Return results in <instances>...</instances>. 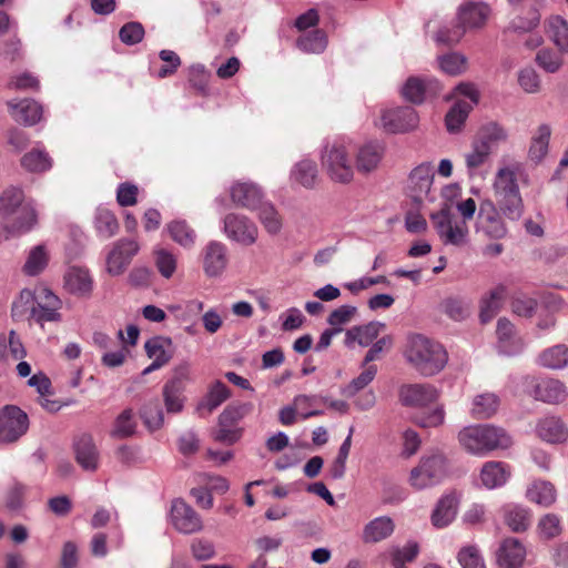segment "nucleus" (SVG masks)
Instances as JSON below:
<instances>
[{
  "mask_svg": "<svg viewBox=\"0 0 568 568\" xmlns=\"http://www.w3.org/2000/svg\"><path fill=\"white\" fill-rule=\"evenodd\" d=\"M511 475V468L508 464L499 460H489L484 463L479 471V481L486 489H496L503 487Z\"/></svg>",
  "mask_w": 568,
  "mask_h": 568,
  "instance_id": "6ab92c4d",
  "label": "nucleus"
},
{
  "mask_svg": "<svg viewBox=\"0 0 568 568\" xmlns=\"http://www.w3.org/2000/svg\"><path fill=\"white\" fill-rule=\"evenodd\" d=\"M322 165L328 176L339 183H348L354 175L349 149L343 142L327 144L322 153Z\"/></svg>",
  "mask_w": 568,
  "mask_h": 568,
  "instance_id": "39448f33",
  "label": "nucleus"
},
{
  "mask_svg": "<svg viewBox=\"0 0 568 568\" xmlns=\"http://www.w3.org/2000/svg\"><path fill=\"white\" fill-rule=\"evenodd\" d=\"M549 34L561 53H568V21L560 16H554L548 21Z\"/></svg>",
  "mask_w": 568,
  "mask_h": 568,
  "instance_id": "8fccbe9b",
  "label": "nucleus"
},
{
  "mask_svg": "<svg viewBox=\"0 0 568 568\" xmlns=\"http://www.w3.org/2000/svg\"><path fill=\"white\" fill-rule=\"evenodd\" d=\"M202 266L207 277L223 274L229 264V251L224 243L210 241L202 250Z\"/></svg>",
  "mask_w": 568,
  "mask_h": 568,
  "instance_id": "ddd939ff",
  "label": "nucleus"
},
{
  "mask_svg": "<svg viewBox=\"0 0 568 568\" xmlns=\"http://www.w3.org/2000/svg\"><path fill=\"white\" fill-rule=\"evenodd\" d=\"M491 153L483 145L471 142L470 150L465 154V163L469 176H474L478 169L485 165L490 158Z\"/></svg>",
  "mask_w": 568,
  "mask_h": 568,
  "instance_id": "6e6d98bb",
  "label": "nucleus"
},
{
  "mask_svg": "<svg viewBox=\"0 0 568 568\" xmlns=\"http://www.w3.org/2000/svg\"><path fill=\"white\" fill-rule=\"evenodd\" d=\"M255 211L258 212V220L270 235H277L282 231V216L272 203L262 201Z\"/></svg>",
  "mask_w": 568,
  "mask_h": 568,
  "instance_id": "79ce46f5",
  "label": "nucleus"
},
{
  "mask_svg": "<svg viewBox=\"0 0 568 568\" xmlns=\"http://www.w3.org/2000/svg\"><path fill=\"white\" fill-rule=\"evenodd\" d=\"M44 302H37L36 307L32 308L31 318L43 326L47 322H60L62 316L59 312L61 308L60 298L51 291L44 290Z\"/></svg>",
  "mask_w": 568,
  "mask_h": 568,
  "instance_id": "5701e85b",
  "label": "nucleus"
},
{
  "mask_svg": "<svg viewBox=\"0 0 568 568\" xmlns=\"http://www.w3.org/2000/svg\"><path fill=\"white\" fill-rule=\"evenodd\" d=\"M94 227L98 235L104 240L112 237L119 230L115 215L105 207H98L94 216Z\"/></svg>",
  "mask_w": 568,
  "mask_h": 568,
  "instance_id": "de8ad7c7",
  "label": "nucleus"
},
{
  "mask_svg": "<svg viewBox=\"0 0 568 568\" xmlns=\"http://www.w3.org/2000/svg\"><path fill=\"white\" fill-rule=\"evenodd\" d=\"M384 145L379 142H367L358 148L356 153V169L361 173L376 170L384 156Z\"/></svg>",
  "mask_w": 568,
  "mask_h": 568,
  "instance_id": "393cba45",
  "label": "nucleus"
},
{
  "mask_svg": "<svg viewBox=\"0 0 568 568\" xmlns=\"http://www.w3.org/2000/svg\"><path fill=\"white\" fill-rule=\"evenodd\" d=\"M539 22L540 14L538 10L534 8L528 10L525 16L514 18L508 26V30L514 32H530Z\"/></svg>",
  "mask_w": 568,
  "mask_h": 568,
  "instance_id": "e2e57ef3",
  "label": "nucleus"
},
{
  "mask_svg": "<svg viewBox=\"0 0 568 568\" xmlns=\"http://www.w3.org/2000/svg\"><path fill=\"white\" fill-rule=\"evenodd\" d=\"M14 217L12 229L28 232L37 222V214L30 202H24L22 190L10 186L0 195V219Z\"/></svg>",
  "mask_w": 568,
  "mask_h": 568,
  "instance_id": "20e7f679",
  "label": "nucleus"
},
{
  "mask_svg": "<svg viewBox=\"0 0 568 568\" xmlns=\"http://www.w3.org/2000/svg\"><path fill=\"white\" fill-rule=\"evenodd\" d=\"M434 227L445 245L463 247L468 243L469 230L465 221L457 220L445 205L438 212L430 214Z\"/></svg>",
  "mask_w": 568,
  "mask_h": 568,
  "instance_id": "423d86ee",
  "label": "nucleus"
},
{
  "mask_svg": "<svg viewBox=\"0 0 568 568\" xmlns=\"http://www.w3.org/2000/svg\"><path fill=\"white\" fill-rule=\"evenodd\" d=\"M140 417L151 432L159 429L164 422L163 410L156 400L145 404L140 410Z\"/></svg>",
  "mask_w": 568,
  "mask_h": 568,
  "instance_id": "bf43d9fd",
  "label": "nucleus"
},
{
  "mask_svg": "<svg viewBox=\"0 0 568 568\" xmlns=\"http://www.w3.org/2000/svg\"><path fill=\"white\" fill-rule=\"evenodd\" d=\"M139 251L140 245L135 240H118L106 255V272L112 276L123 274Z\"/></svg>",
  "mask_w": 568,
  "mask_h": 568,
  "instance_id": "1a4fd4ad",
  "label": "nucleus"
},
{
  "mask_svg": "<svg viewBox=\"0 0 568 568\" xmlns=\"http://www.w3.org/2000/svg\"><path fill=\"white\" fill-rule=\"evenodd\" d=\"M419 552L418 544L408 541L403 547H392L388 550L394 568H406L405 564L413 561Z\"/></svg>",
  "mask_w": 568,
  "mask_h": 568,
  "instance_id": "864d4df0",
  "label": "nucleus"
},
{
  "mask_svg": "<svg viewBox=\"0 0 568 568\" xmlns=\"http://www.w3.org/2000/svg\"><path fill=\"white\" fill-rule=\"evenodd\" d=\"M499 213L510 220L518 221L524 214V202L519 193L501 195L496 197V204Z\"/></svg>",
  "mask_w": 568,
  "mask_h": 568,
  "instance_id": "a18cd8bd",
  "label": "nucleus"
},
{
  "mask_svg": "<svg viewBox=\"0 0 568 568\" xmlns=\"http://www.w3.org/2000/svg\"><path fill=\"white\" fill-rule=\"evenodd\" d=\"M497 347L499 353L516 355L524 348V342L518 336L515 326L507 318H499L497 322Z\"/></svg>",
  "mask_w": 568,
  "mask_h": 568,
  "instance_id": "aec40b11",
  "label": "nucleus"
},
{
  "mask_svg": "<svg viewBox=\"0 0 568 568\" xmlns=\"http://www.w3.org/2000/svg\"><path fill=\"white\" fill-rule=\"evenodd\" d=\"M171 239L179 245L191 248L195 244V231L183 220H176L166 225Z\"/></svg>",
  "mask_w": 568,
  "mask_h": 568,
  "instance_id": "49530a36",
  "label": "nucleus"
},
{
  "mask_svg": "<svg viewBox=\"0 0 568 568\" xmlns=\"http://www.w3.org/2000/svg\"><path fill=\"white\" fill-rule=\"evenodd\" d=\"M395 530V523L388 516H379L369 520L363 528L364 544H377L389 538Z\"/></svg>",
  "mask_w": 568,
  "mask_h": 568,
  "instance_id": "a878e982",
  "label": "nucleus"
},
{
  "mask_svg": "<svg viewBox=\"0 0 568 568\" xmlns=\"http://www.w3.org/2000/svg\"><path fill=\"white\" fill-rule=\"evenodd\" d=\"M438 90V82L434 79L410 77L402 88L403 97L412 103H422L427 94H434Z\"/></svg>",
  "mask_w": 568,
  "mask_h": 568,
  "instance_id": "b1692460",
  "label": "nucleus"
},
{
  "mask_svg": "<svg viewBox=\"0 0 568 568\" xmlns=\"http://www.w3.org/2000/svg\"><path fill=\"white\" fill-rule=\"evenodd\" d=\"M225 236L243 246L253 245L258 237L257 225L247 216L239 213H229L223 220Z\"/></svg>",
  "mask_w": 568,
  "mask_h": 568,
  "instance_id": "6e6552de",
  "label": "nucleus"
},
{
  "mask_svg": "<svg viewBox=\"0 0 568 568\" xmlns=\"http://www.w3.org/2000/svg\"><path fill=\"white\" fill-rule=\"evenodd\" d=\"M232 202L241 207L255 211L263 201V191L253 182H236L231 186Z\"/></svg>",
  "mask_w": 568,
  "mask_h": 568,
  "instance_id": "a211bd4d",
  "label": "nucleus"
},
{
  "mask_svg": "<svg viewBox=\"0 0 568 568\" xmlns=\"http://www.w3.org/2000/svg\"><path fill=\"white\" fill-rule=\"evenodd\" d=\"M230 397V389L225 384L217 381L215 382L207 395L205 396L202 406L206 407L210 412L217 408L222 403H224Z\"/></svg>",
  "mask_w": 568,
  "mask_h": 568,
  "instance_id": "338daca9",
  "label": "nucleus"
},
{
  "mask_svg": "<svg viewBox=\"0 0 568 568\" xmlns=\"http://www.w3.org/2000/svg\"><path fill=\"white\" fill-rule=\"evenodd\" d=\"M171 523L182 534H194L203 528L200 515L183 499H175L171 506Z\"/></svg>",
  "mask_w": 568,
  "mask_h": 568,
  "instance_id": "4468645a",
  "label": "nucleus"
},
{
  "mask_svg": "<svg viewBox=\"0 0 568 568\" xmlns=\"http://www.w3.org/2000/svg\"><path fill=\"white\" fill-rule=\"evenodd\" d=\"M434 181V168L430 162H423L414 168L408 176L407 186L415 199L428 195Z\"/></svg>",
  "mask_w": 568,
  "mask_h": 568,
  "instance_id": "4be33fe9",
  "label": "nucleus"
},
{
  "mask_svg": "<svg viewBox=\"0 0 568 568\" xmlns=\"http://www.w3.org/2000/svg\"><path fill=\"white\" fill-rule=\"evenodd\" d=\"M550 136L551 126L547 123L539 124L532 131L528 150V155L531 161L539 163L544 160L548 153Z\"/></svg>",
  "mask_w": 568,
  "mask_h": 568,
  "instance_id": "c9c22d12",
  "label": "nucleus"
},
{
  "mask_svg": "<svg viewBox=\"0 0 568 568\" xmlns=\"http://www.w3.org/2000/svg\"><path fill=\"white\" fill-rule=\"evenodd\" d=\"M315 398L316 396L314 395L295 396L293 405H287L280 409V422L285 426L293 425L296 422L297 409H303L306 404H311Z\"/></svg>",
  "mask_w": 568,
  "mask_h": 568,
  "instance_id": "4d7b16f0",
  "label": "nucleus"
},
{
  "mask_svg": "<svg viewBox=\"0 0 568 568\" xmlns=\"http://www.w3.org/2000/svg\"><path fill=\"white\" fill-rule=\"evenodd\" d=\"M504 523L514 532L526 531L531 524L530 510L518 504H506L501 508Z\"/></svg>",
  "mask_w": 568,
  "mask_h": 568,
  "instance_id": "c756f323",
  "label": "nucleus"
},
{
  "mask_svg": "<svg viewBox=\"0 0 568 568\" xmlns=\"http://www.w3.org/2000/svg\"><path fill=\"white\" fill-rule=\"evenodd\" d=\"M298 48L307 53H321L327 45L326 34L322 30H313L298 38Z\"/></svg>",
  "mask_w": 568,
  "mask_h": 568,
  "instance_id": "5fc2aeb1",
  "label": "nucleus"
},
{
  "mask_svg": "<svg viewBox=\"0 0 568 568\" xmlns=\"http://www.w3.org/2000/svg\"><path fill=\"white\" fill-rule=\"evenodd\" d=\"M398 396L404 406L424 408L437 402L439 393L430 384H406L399 388Z\"/></svg>",
  "mask_w": 568,
  "mask_h": 568,
  "instance_id": "2eb2a0df",
  "label": "nucleus"
},
{
  "mask_svg": "<svg viewBox=\"0 0 568 568\" xmlns=\"http://www.w3.org/2000/svg\"><path fill=\"white\" fill-rule=\"evenodd\" d=\"M154 262L159 273L164 278H171L176 271L178 260L175 255L163 247L154 250Z\"/></svg>",
  "mask_w": 568,
  "mask_h": 568,
  "instance_id": "13d9d810",
  "label": "nucleus"
},
{
  "mask_svg": "<svg viewBox=\"0 0 568 568\" xmlns=\"http://www.w3.org/2000/svg\"><path fill=\"white\" fill-rule=\"evenodd\" d=\"M377 373L375 365L367 366L356 378H354L344 389L343 394L347 397H353L359 390L365 388L373 382Z\"/></svg>",
  "mask_w": 568,
  "mask_h": 568,
  "instance_id": "69168bd1",
  "label": "nucleus"
},
{
  "mask_svg": "<svg viewBox=\"0 0 568 568\" xmlns=\"http://www.w3.org/2000/svg\"><path fill=\"white\" fill-rule=\"evenodd\" d=\"M499 398L494 393H483L473 398L470 414L476 419H486L496 414Z\"/></svg>",
  "mask_w": 568,
  "mask_h": 568,
  "instance_id": "ea45409f",
  "label": "nucleus"
},
{
  "mask_svg": "<svg viewBox=\"0 0 568 568\" xmlns=\"http://www.w3.org/2000/svg\"><path fill=\"white\" fill-rule=\"evenodd\" d=\"M189 369L181 366L175 371V375L163 387L164 404L168 413H180L183 408L182 393L184 382L187 379Z\"/></svg>",
  "mask_w": 568,
  "mask_h": 568,
  "instance_id": "f3484780",
  "label": "nucleus"
},
{
  "mask_svg": "<svg viewBox=\"0 0 568 568\" xmlns=\"http://www.w3.org/2000/svg\"><path fill=\"white\" fill-rule=\"evenodd\" d=\"M67 290L78 296H89L93 288V280L87 268L72 266L64 275Z\"/></svg>",
  "mask_w": 568,
  "mask_h": 568,
  "instance_id": "c85d7f7f",
  "label": "nucleus"
},
{
  "mask_svg": "<svg viewBox=\"0 0 568 568\" xmlns=\"http://www.w3.org/2000/svg\"><path fill=\"white\" fill-rule=\"evenodd\" d=\"M78 464L88 471H94L99 466V450L90 435H81L74 443Z\"/></svg>",
  "mask_w": 568,
  "mask_h": 568,
  "instance_id": "bb28decb",
  "label": "nucleus"
},
{
  "mask_svg": "<svg viewBox=\"0 0 568 568\" xmlns=\"http://www.w3.org/2000/svg\"><path fill=\"white\" fill-rule=\"evenodd\" d=\"M48 263V256L42 245H38L31 250L27 262L23 266V271L26 274L30 276L38 275L41 273Z\"/></svg>",
  "mask_w": 568,
  "mask_h": 568,
  "instance_id": "680f3d73",
  "label": "nucleus"
},
{
  "mask_svg": "<svg viewBox=\"0 0 568 568\" xmlns=\"http://www.w3.org/2000/svg\"><path fill=\"white\" fill-rule=\"evenodd\" d=\"M418 124V115L412 106H398L381 111L376 125L389 133H400L413 130Z\"/></svg>",
  "mask_w": 568,
  "mask_h": 568,
  "instance_id": "9d476101",
  "label": "nucleus"
},
{
  "mask_svg": "<svg viewBox=\"0 0 568 568\" xmlns=\"http://www.w3.org/2000/svg\"><path fill=\"white\" fill-rule=\"evenodd\" d=\"M21 165L29 172L40 173L51 169L52 160L44 150L34 149L22 156Z\"/></svg>",
  "mask_w": 568,
  "mask_h": 568,
  "instance_id": "3c124183",
  "label": "nucleus"
},
{
  "mask_svg": "<svg viewBox=\"0 0 568 568\" xmlns=\"http://www.w3.org/2000/svg\"><path fill=\"white\" fill-rule=\"evenodd\" d=\"M459 498L456 493L444 495L432 514V523L437 528L448 526L456 517Z\"/></svg>",
  "mask_w": 568,
  "mask_h": 568,
  "instance_id": "7c9ffc66",
  "label": "nucleus"
},
{
  "mask_svg": "<svg viewBox=\"0 0 568 568\" xmlns=\"http://www.w3.org/2000/svg\"><path fill=\"white\" fill-rule=\"evenodd\" d=\"M535 397L545 403L556 404L566 398L565 385L558 379H542L534 390Z\"/></svg>",
  "mask_w": 568,
  "mask_h": 568,
  "instance_id": "58836bf2",
  "label": "nucleus"
},
{
  "mask_svg": "<svg viewBox=\"0 0 568 568\" xmlns=\"http://www.w3.org/2000/svg\"><path fill=\"white\" fill-rule=\"evenodd\" d=\"M405 357L424 376H433L440 372L448 359L445 348L439 343L420 334L409 336Z\"/></svg>",
  "mask_w": 568,
  "mask_h": 568,
  "instance_id": "f03ea898",
  "label": "nucleus"
},
{
  "mask_svg": "<svg viewBox=\"0 0 568 568\" xmlns=\"http://www.w3.org/2000/svg\"><path fill=\"white\" fill-rule=\"evenodd\" d=\"M505 296V287L498 286L481 301L480 320L483 323L489 322L498 312L501 301Z\"/></svg>",
  "mask_w": 568,
  "mask_h": 568,
  "instance_id": "603ef678",
  "label": "nucleus"
},
{
  "mask_svg": "<svg viewBox=\"0 0 568 568\" xmlns=\"http://www.w3.org/2000/svg\"><path fill=\"white\" fill-rule=\"evenodd\" d=\"M440 311L455 322H462L469 317L471 305L469 301L460 296H449L440 303Z\"/></svg>",
  "mask_w": 568,
  "mask_h": 568,
  "instance_id": "37998d69",
  "label": "nucleus"
},
{
  "mask_svg": "<svg viewBox=\"0 0 568 568\" xmlns=\"http://www.w3.org/2000/svg\"><path fill=\"white\" fill-rule=\"evenodd\" d=\"M36 296L34 293L29 290L24 288L20 292L19 296L14 302L12 303L11 307V315L13 318L20 320L24 317L28 313H30V316L32 315V308L36 307Z\"/></svg>",
  "mask_w": 568,
  "mask_h": 568,
  "instance_id": "052dcab7",
  "label": "nucleus"
},
{
  "mask_svg": "<svg viewBox=\"0 0 568 568\" xmlns=\"http://www.w3.org/2000/svg\"><path fill=\"white\" fill-rule=\"evenodd\" d=\"M447 474L446 458L442 454L423 457L418 465L410 470L409 484L417 490H423L443 481Z\"/></svg>",
  "mask_w": 568,
  "mask_h": 568,
  "instance_id": "0eeeda50",
  "label": "nucleus"
},
{
  "mask_svg": "<svg viewBox=\"0 0 568 568\" xmlns=\"http://www.w3.org/2000/svg\"><path fill=\"white\" fill-rule=\"evenodd\" d=\"M529 501L542 507H550L557 498L555 486L547 480H534L526 490Z\"/></svg>",
  "mask_w": 568,
  "mask_h": 568,
  "instance_id": "e433bc0d",
  "label": "nucleus"
},
{
  "mask_svg": "<svg viewBox=\"0 0 568 568\" xmlns=\"http://www.w3.org/2000/svg\"><path fill=\"white\" fill-rule=\"evenodd\" d=\"M538 436L548 443H562L568 437L566 425L555 416L540 419L536 427Z\"/></svg>",
  "mask_w": 568,
  "mask_h": 568,
  "instance_id": "f704fd0d",
  "label": "nucleus"
},
{
  "mask_svg": "<svg viewBox=\"0 0 568 568\" xmlns=\"http://www.w3.org/2000/svg\"><path fill=\"white\" fill-rule=\"evenodd\" d=\"M29 420L17 406H6L0 412V443H13L28 429Z\"/></svg>",
  "mask_w": 568,
  "mask_h": 568,
  "instance_id": "9b49d317",
  "label": "nucleus"
},
{
  "mask_svg": "<svg viewBox=\"0 0 568 568\" xmlns=\"http://www.w3.org/2000/svg\"><path fill=\"white\" fill-rule=\"evenodd\" d=\"M527 556L525 545L509 537L501 541L496 551V561L500 568H521Z\"/></svg>",
  "mask_w": 568,
  "mask_h": 568,
  "instance_id": "dca6fc26",
  "label": "nucleus"
},
{
  "mask_svg": "<svg viewBox=\"0 0 568 568\" xmlns=\"http://www.w3.org/2000/svg\"><path fill=\"white\" fill-rule=\"evenodd\" d=\"M507 138V131L501 125L489 122L478 130L473 141L493 154L500 143L506 142Z\"/></svg>",
  "mask_w": 568,
  "mask_h": 568,
  "instance_id": "72a5a7b5",
  "label": "nucleus"
},
{
  "mask_svg": "<svg viewBox=\"0 0 568 568\" xmlns=\"http://www.w3.org/2000/svg\"><path fill=\"white\" fill-rule=\"evenodd\" d=\"M7 105L12 119L19 123L30 126L41 120L42 106L32 99L10 100Z\"/></svg>",
  "mask_w": 568,
  "mask_h": 568,
  "instance_id": "412c9836",
  "label": "nucleus"
},
{
  "mask_svg": "<svg viewBox=\"0 0 568 568\" xmlns=\"http://www.w3.org/2000/svg\"><path fill=\"white\" fill-rule=\"evenodd\" d=\"M136 426L133 409L126 408L116 416L110 434L114 438H128L135 434Z\"/></svg>",
  "mask_w": 568,
  "mask_h": 568,
  "instance_id": "09e8293b",
  "label": "nucleus"
},
{
  "mask_svg": "<svg viewBox=\"0 0 568 568\" xmlns=\"http://www.w3.org/2000/svg\"><path fill=\"white\" fill-rule=\"evenodd\" d=\"M146 355L159 365H165L172 357V342L168 337L155 336L145 342Z\"/></svg>",
  "mask_w": 568,
  "mask_h": 568,
  "instance_id": "a19ab883",
  "label": "nucleus"
},
{
  "mask_svg": "<svg viewBox=\"0 0 568 568\" xmlns=\"http://www.w3.org/2000/svg\"><path fill=\"white\" fill-rule=\"evenodd\" d=\"M518 170V164L507 165L497 170L493 184L495 197L520 192L517 182Z\"/></svg>",
  "mask_w": 568,
  "mask_h": 568,
  "instance_id": "2f4dec72",
  "label": "nucleus"
},
{
  "mask_svg": "<svg viewBox=\"0 0 568 568\" xmlns=\"http://www.w3.org/2000/svg\"><path fill=\"white\" fill-rule=\"evenodd\" d=\"M536 362L548 369H562L568 366V346L557 344L548 347L538 355Z\"/></svg>",
  "mask_w": 568,
  "mask_h": 568,
  "instance_id": "4c0bfd02",
  "label": "nucleus"
},
{
  "mask_svg": "<svg viewBox=\"0 0 568 568\" xmlns=\"http://www.w3.org/2000/svg\"><path fill=\"white\" fill-rule=\"evenodd\" d=\"M476 231L493 240H499L506 236V224L493 202L487 201L480 204L477 214Z\"/></svg>",
  "mask_w": 568,
  "mask_h": 568,
  "instance_id": "f8f14e48",
  "label": "nucleus"
},
{
  "mask_svg": "<svg viewBox=\"0 0 568 568\" xmlns=\"http://www.w3.org/2000/svg\"><path fill=\"white\" fill-rule=\"evenodd\" d=\"M292 183L305 189H313L318 181V169L315 161L303 159L296 162L290 172Z\"/></svg>",
  "mask_w": 568,
  "mask_h": 568,
  "instance_id": "473e14b6",
  "label": "nucleus"
},
{
  "mask_svg": "<svg viewBox=\"0 0 568 568\" xmlns=\"http://www.w3.org/2000/svg\"><path fill=\"white\" fill-rule=\"evenodd\" d=\"M438 61L440 69L449 75H458L466 70L467 59L457 52L442 55Z\"/></svg>",
  "mask_w": 568,
  "mask_h": 568,
  "instance_id": "0e129e2a",
  "label": "nucleus"
},
{
  "mask_svg": "<svg viewBox=\"0 0 568 568\" xmlns=\"http://www.w3.org/2000/svg\"><path fill=\"white\" fill-rule=\"evenodd\" d=\"M457 559L463 568H486L484 558L476 546L463 547Z\"/></svg>",
  "mask_w": 568,
  "mask_h": 568,
  "instance_id": "774afa93",
  "label": "nucleus"
},
{
  "mask_svg": "<svg viewBox=\"0 0 568 568\" xmlns=\"http://www.w3.org/2000/svg\"><path fill=\"white\" fill-rule=\"evenodd\" d=\"M471 110V103L466 100L456 101L445 116L446 129L449 133H458Z\"/></svg>",
  "mask_w": 568,
  "mask_h": 568,
  "instance_id": "c03bdc74",
  "label": "nucleus"
},
{
  "mask_svg": "<svg viewBox=\"0 0 568 568\" xmlns=\"http://www.w3.org/2000/svg\"><path fill=\"white\" fill-rule=\"evenodd\" d=\"M384 328V323L375 321L365 325L353 326L345 333V345L352 347L354 343H357L361 346H368Z\"/></svg>",
  "mask_w": 568,
  "mask_h": 568,
  "instance_id": "cd10ccee",
  "label": "nucleus"
},
{
  "mask_svg": "<svg viewBox=\"0 0 568 568\" xmlns=\"http://www.w3.org/2000/svg\"><path fill=\"white\" fill-rule=\"evenodd\" d=\"M458 442L467 453L478 457L487 456L494 450L507 449L513 445L510 435L493 424L464 427L458 433Z\"/></svg>",
  "mask_w": 568,
  "mask_h": 568,
  "instance_id": "f257e3e1",
  "label": "nucleus"
},
{
  "mask_svg": "<svg viewBox=\"0 0 568 568\" xmlns=\"http://www.w3.org/2000/svg\"><path fill=\"white\" fill-rule=\"evenodd\" d=\"M489 13L490 10L484 2L468 1L458 9V24L452 28L443 27L436 33L435 39L438 43L454 45L460 41L466 31L483 28Z\"/></svg>",
  "mask_w": 568,
  "mask_h": 568,
  "instance_id": "7ed1b4c3",
  "label": "nucleus"
}]
</instances>
